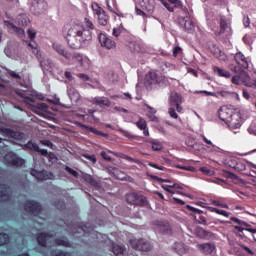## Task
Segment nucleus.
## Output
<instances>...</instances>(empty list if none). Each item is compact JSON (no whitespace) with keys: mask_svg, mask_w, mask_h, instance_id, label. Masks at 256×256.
Segmentation results:
<instances>
[{"mask_svg":"<svg viewBox=\"0 0 256 256\" xmlns=\"http://www.w3.org/2000/svg\"><path fill=\"white\" fill-rule=\"evenodd\" d=\"M63 35L70 49H81L82 47H87L93 39L91 31L85 30V28L79 24L72 26L66 24L63 29Z\"/></svg>","mask_w":256,"mask_h":256,"instance_id":"1","label":"nucleus"},{"mask_svg":"<svg viewBox=\"0 0 256 256\" xmlns=\"http://www.w3.org/2000/svg\"><path fill=\"white\" fill-rule=\"evenodd\" d=\"M19 97L23 99V103L28 105L31 111H47L49 109V105L46 103H37L35 102V97L28 95L27 92H18Z\"/></svg>","mask_w":256,"mask_h":256,"instance_id":"2","label":"nucleus"},{"mask_svg":"<svg viewBox=\"0 0 256 256\" xmlns=\"http://www.w3.org/2000/svg\"><path fill=\"white\" fill-rule=\"evenodd\" d=\"M163 81L165 77L157 70H150L145 76V85H158L159 87L163 86Z\"/></svg>","mask_w":256,"mask_h":256,"instance_id":"3","label":"nucleus"},{"mask_svg":"<svg viewBox=\"0 0 256 256\" xmlns=\"http://www.w3.org/2000/svg\"><path fill=\"white\" fill-rule=\"evenodd\" d=\"M91 9L99 25H103V26L107 25V23L109 22V15H107L105 10L101 6H99L97 2H93L91 4Z\"/></svg>","mask_w":256,"mask_h":256,"instance_id":"4","label":"nucleus"},{"mask_svg":"<svg viewBox=\"0 0 256 256\" xmlns=\"http://www.w3.org/2000/svg\"><path fill=\"white\" fill-rule=\"evenodd\" d=\"M237 235L242 239H248L249 241L253 239L256 242V228L247 222L242 227H238Z\"/></svg>","mask_w":256,"mask_h":256,"instance_id":"5","label":"nucleus"},{"mask_svg":"<svg viewBox=\"0 0 256 256\" xmlns=\"http://www.w3.org/2000/svg\"><path fill=\"white\" fill-rule=\"evenodd\" d=\"M126 201L129 205H136L137 207H147V197L142 194L131 192L126 194Z\"/></svg>","mask_w":256,"mask_h":256,"instance_id":"6","label":"nucleus"},{"mask_svg":"<svg viewBox=\"0 0 256 256\" xmlns=\"http://www.w3.org/2000/svg\"><path fill=\"white\" fill-rule=\"evenodd\" d=\"M3 160L8 167H23L25 165V159L19 157L15 152H8Z\"/></svg>","mask_w":256,"mask_h":256,"instance_id":"7","label":"nucleus"},{"mask_svg":"<svg viewBox=\"0 0 256 256\" xmlns=\"http://www.w3.org/2000/svg\"><path fill=\"white\" fill-rule=\"evenodd\" d=\"M24 211L30 213V215H34V217H39L43 213V207L35 200H26L24 202Z\"/></svg>","mask_w":256,"mask_h":256,"instance_id":"8","label":"nucleus"},{"mask_svg":"<svg viewBox=\"0 0 256 256\" xmlns=\"http://www.w3.org/2000/svg\"><path fill=\"white\" fill-rule=\"evenodd\" d=\"M129 243L132 248L135 249V251H151V243L149 241L141 238H133L129 240Z\"/></svg>","mask_w":256,"mask_h":256,"instance_id":"9","label":"nucleus"},{"mask_svg":"<svg viewBox=\"0 0 256 256\" xmlns=\"http://www.w3.org/2000/svg\"><path fill=\"white\" fill-rule=\"evenodd\" d=\"M230 129H239L243 125V118L241 112H232V115L226 122Z\"/></svg>","mask_w":256,"mask_h":256,"instance_id":"10","label":"nucleus"},{"mask_svg":"<svg viewBox=\"0 0 256 256\" xmlns=\"http://www.w3.org/2000/svg\"><path fill=\"white\" fill-rule=\"evenodd\" d=\"M183 96L177 92H171L170 94V107H175L177 113H183Z\"/></svg>","mask_w":256,"mask_h":256,"instance_id":"11","label":"nucleus"},{"mask_svg":"<svg viewBox=\"0 0 256 256\" xmlns=\"http://www.w3.org/2000/svg\"><path fill=\"white\" fill-rule=\"evenodd\" d=\"M153 225L158 233H166L167 235H171L172 233L171 224L167 221L155 220Z\"/></svg>","mask_w":256,"mask_h":256,"instance_id":"12","label":"nucleus"},{"mask_svg":"<svg viewBox=\"0 0 256 256\" xmlns=\"http://www.w3.org/2000/svg\"><path fill=\"white\" fill-rule=\"evenodd\" d=\"M178 24L181 27H183L184 31H187V33H191V31L195 29V24L193 23V20H191L189 16H186V17L179 16Z\"/></svg>","mask_w":256,"mask_h":256,"instance_id":"13","label":"nucleus"},{"mask_svg":"<svg viewBox=\"0 0 256 256\" xmlns=\"http://www.w3.org/2000/svg\"><path fill=\"white\" fill-rule=\"evenodd\" d=\"M31 175L33 177H36L38 181H47L49 179H53L55 175H53L52 172H49L47 170L37 171L35 169L31 170Z\"/></svg>","mask_w":256,"mask_h":256,"instance_id":"14","label":"nucleus"},{"mask_svg":"<svg viewBox=\"0 0 256 256\" xmlns=\"http://www.w3.org/2000/svg\"><path fill=\"white\" fill-rule=\"evenodd\" d=\"M0 133L6 135V137H11V139H16L17 141L23 139V133L17 132L11 128L0 127Z\"/></svg>","mask_w":256,"mask_h":256,"instance_id":"15","label":"nucleus"},{"mask_svg":"<svg viewBox=\"0 0 256 256\" xmlns=\"http://www.w3.org/2000/svg\"><path fill=\"white\" fill-rule=\"evenodd\" d=\"M233 113V109L229 108L228 106H222L218 110V117L221 121L227 123Z\"/></svg>","mask_w":256,"mask_h":256,"instance_id":"16","label":"nucleus"},{"mask_svg":"<svg viewBox=\"0 0 256 256\" xmlns=\"http://www.w3.org/2000/svg\"><path fill=\"white\" fill-rule=\"evenodd\" d=\"M98 40L101 46L105 47L106 49H114L116 45L115 41L107 37L105 34H100Z\"/></svg>","mask_w":256,"mask_h":256,"instance_id":"17","label":"nucleus"},{"mask_svg":"<svg viewBox=\"0 0 256 256\" xmlns=\"http://www.w3.org/2000/svg\"><path fill=\"white\" fill-rule=\"evenodd\" d=\"M234 61H236L237 65L242 67V69H249V60H247L245 54L237 52L234 56Z\"/></svg>","mask_w":256,"mask_h":256,"instance_id":"18","label":"nucleus"},{"mask_svg":"<svg viewBox=\"0 0 256 256\" xmlns=\"http://www.w3.org/2000/svg\"><path fill=\"white\" fill-rule=\"evenodd\" d=\"M53 234L49 232H40L36 236V241L40 247H47V239H51Z\"/></svg>","mask_w":256,"mask_h":256,"instance_id":"19","label":"nucleus"},{"mask_svg":"<svg viewBox=\"0 0 256 256\" xmlns=\"http://www.w3.org/2000/svg\"><path fill=\"white\" fill-rule=\"evenodd\" d=\"M197 249L203 253V255H211L215 251V244L213 243H203L198 244Z\"/></svg>","mask_w":256,"mask_h":256,"instance_id":"20","label":"nucleus"},{"mask_svg":"<svg viewBox=\"0 0 256 256\" xmlns=\"http://www.w3.org/2000/svg\"><path fill=\"white\" fill-rule=\"evenodd\" d=\"M93 105H98V107H109L111 105V100L104 96H97L92 99Z\"/></svg>","mask_w":256,"mask_h":256,"instance_id":"21","label":"nucleus"},{"mask_svg":"<svg viewBox=\"0 0 256 256\" xmlns=\"http://www.w3.org/2000/svg\"><path fill=\"white\" fill-rule=\"evenodd\" d=\"M76 125L77 127H81L82 129H87V131L93 133L94 135H99L100 137H109V134L99 131L94 127H89L81 122H76Z\"/></svg>","mask_w":256,"mask_h":256,"instance_id":"22","label":"nucleus"},{"mask_svg":"<svg viewBox=\"0 0 256 256\" xmlns=\"http://www.w3.org/2000/svg\"><path fill=\"white\" fill-rule=\"evenodd\" d=\"M52 47H53L54 51H56V53H58V55L65 57V59H71V54L69 52L65 51V48L63 47V45H61L59 43H53Z\"/></svg>","mask_w":256,"mask_h":256,"instance_id":"23","label":"nucleus"},{"mask_svg":"<svg viewBox=\"0 0 256 256\" xmlns=\"http://www.w3.org/2000/svg\"><path fill=\"white\" fill-rule=\"evenodd\" d=\"M135 125L140 131H143L145 137H149V128L147 127V121L144 118H139V120L135 122Z\"/></svg>","mask_w":256,"mask_h":256,"instance_id":"24","label":"nucleus"},{"mask_svg":"<svg viewBox=\"0 0 256 256\" xmlns=\"http://www.w3.org/2000/svg\"><path fill=\"white\" fill-rule=\"evenodd\" d=\"M4 25H6V27H9L10 29H13L18 37H25V30L23 28L15 26L13 22L5 20Z\"/></svg>","mask_w":256,"mask_h":256,"instance_id":"25","label":"nucleus"},{"mask_svg":"<svg viewBox=\"0 0 256 256\" xmlns=\"http://www.w3.org/2000/svg\"><path fill=\"white\" fill-rule=\"evenodd\" d=\"M213 71H214L215 75H217L218 77H224L225 79H231V72H229L223 68L214 66Z\"/></svg>","mask_w":256,"mask_h":256,"instance_id":"26","label":"nucleus"},{"mask_svg":"<svg viewBox=\"0 0 256 256\" xmlns=\"http://www.w3.org/2000/svg\"><path fill=\"white\" fill-rule=\"evenodd\" d=\"M8 191L9 186L7 184H0V199L9 201V199H11V195H9Z\"/></svg>","mask_w":256,"mask_h":256,"instance_id":"27","label":"nucleus"},{"mask_svg":"<svg viewBox=\"0 0 256 256\" xmlns=\"http://www.w3.org/2000/svg\"><path fill=\"white\" fill-rule=\"evenodd\" d=\"M68 95L73 103H79V101H81V94H79V91L75 88H70L68 90Z\"/></svg>","mask_w":256,"mask_h":256,"instance_id":"28","label":"nucleus"},{"mask_svg":"<svg viewBox=\"0 0 256 256\" xmlns=\"http://www.w3.org/2000/svg\"><path fill=\"white\" fill-rule=\"evenodd\" d=\"M173 249L178 255H185L187 253V247L183 242L175 243Z\"/></svg>","mask_w":256,"mask_h":256,"instance_id":"29","label":"nucleus"},{"mask_svg":"<svg viewBox=\"0 0 256 256\" xmlns=\"http://www.w3.org/2000/svg\"><path fill=\"white\" fill-rule=\"evenodd\" d=\"M196 235L201 239H211V237H213V233L211 231H207L203 228H198Z\"/></svg>","mask_w":256,"mask_h":256,"instance_id":"30","label":"nucleus"},{"mask_svg":"<svg viewBox=\"0 0 256 256\" xmlns=\"http://www.w3.org/2000/svg\"><path fill=\"white\" fill-rule=\"evenodd\" d=\"M68 60L78 63V65H83V55L79 53L70 54V59Z\"/></svg>","mask_w":256,"mask_h":256,"instance_id":"31","label":"nucleus"},{"mask_svg":"<svg viewBox=\"0 0 256 256\" xmlns=\"http://www.w3.org/2000/svg\"><path fill=\"white\" fill-rule=\"evenodd\" d=\"M112 3H113V7L111 6V4H109V1H107L108 11H110V13H114L115 15H119L118 14L119 6L117 5V0H112Z\"/></svg>","mask_w":256,"mask_h":256,"instance_id":"32","label":"nucleus"},{"mask_svg":"<svg viewBox=\"0 0 256 256\" xmlns=\"http://www.w3.org/2000/svg\"><path fill=\"white\" fill-rule=\"evenodd\" d=\"M11 241V238L9 237V234L5 232L0 233V247H3L4 245H7Z\"/></svg>","mask_w":256,"mask_h":256,"instance_id":"33","label":"nucleus"},{"mask_svg":"<svg viewBox=\"0 0 256 256\" xmlns=\"http://www.w3.org/2000/svg\"><path fill=\"white\" fill-rule=\"evenodd\" d=\"M128 47L132 53H139L141 51V45L136 41L129 42Z\"/></svg>","mask_w":256,"mask_h":256,"instance_id":"34","label":"nucleus"},{"mask_svg":"<svg viewBox=\"0 0 256 256\" xmlns=\"http://www.w3.org/2000/svg\"><path fill=\"white\" fill-rule=\"evenodd\" d=\"M228 28L229 24L227 23V20H225V18L222 17L220 19V31L218 35H223V33H225V31H227Z\"/></svg>","mask_w":256,"mask_h":256,"instance_id":"35","label":"nucleus"},{"mask_svg":"<svg viewBox=\"0 0 256 256\" xmlns=\"http://www.w3.org/2000/svg\"><path fill=\"white\" fill-rule=\"evenodd\" d=\"M54 244L58 245L60 247H71V243H69V241L61 239V238H56L54 240Z\"/></svg>","mask_w":256,"mask_h":256,"instance_id":"36","label":"nucleus"},{"mask_svg":"<svg viewBox=\"0 0 256 256\" xmlns=\"http://www.w3.org/2000/svg\"><path fill=\"white\" fill-rule=\"evenodd\" d=\"M24 149H29V151H39V146L37 143L33 141H29L27 144L24 145Z\"/></svg>","mask_w":256,"mask_h":256,"instance_id":"37","label":"nucleus"},{"mask_svg":"<svg viewBox=\"0 0 256 256\" xmlns=\"http://www.w3.org/2000/svg\"><path fill=\"white\" fill-rule=\"evenodd\" d=\"M112 251H113L114 255H123V253H125V248H123L122 246H119L117 244H113Z\"/></svg>","mask_w":256,"mask_h":256,"instance_id":"38","label":"nucleus"},{"mask_svg":"<svg viewBox=\"0 0 256 256\" xmlns=\"http://www.w3.org/2000/svg\"><path fill=\"white\" fill-rule=\"evenodd\" d=\"M199 171H201L203 175H208L209 177L215 175V170H212L209 167H200Z\"/></svg>","mask_w":256,"mask_h":256,"instance_id":"39","label":"nucleus"},{"mask_svg":"<svg viewBox=\"0 0 256 256\" xmlns=\"http://www.w3.org/2000/svg\"><path fill=\"white\" fill-rule=\"evenodd\" d=\"M230 221H233V223H237V224H238V225L234 226V229H235L236 231H239V228H238V227H243V225H244V223H245V221H243V220H241V219H239V218H237V217H231V218H230Z\"/></svg>","mask_w":256,"mask_h":256,"instance_id":"40","label":"nucleus"},{"mask_svg":"<svg viewBox=\"0 0 256 256\" xmlns=\"http://www.w3.org/2000/svg\"><path fill=\"white\" fill-rule=\"evenodd\" d=\"M212 205H215V207H221L222 209H229V205L221 200H213Z\"/></svg>","mask_w":256,"mask_h":256,"instance_id":"41","label":"nucleus"},{"mask_svg":"<svg viewBox=\"0 0 256 256\" xmlns=\"http://www.w3.org/2000/svg\"><path fill=\"white\" fill-rule=\"evenodd\" d=\"M150 143L152 145L153 151H161L163 149V144L159 141L154 140Z\"/></svg>","mask_w":256,"mask_h":256,"instance_id":"42","label":"nucleus"},{"mask_svg":"<svg viewBox=\"0 0 256 256\" xmlns=\"http://www.w3.org/2000/svg\"><path fill=\"white\" fill-rule=\"evenodd\" d=\"M77 117H80L83 121L91 123L95 119V116H90L89 114H77Z\"/></svg>","mask_w":256,"mask_h":256,"instance_id":"43","label":"nucleus"},{"mask_svg":"<svg viewBox=\"0 0 256 256\" xmlns=\"http://www.w3.org/2000/svg\"><path fill=\"white\" fill-rule=\"evenodd\" d=\"M82 157H84V159H87L88 161H90V163H92V165H95V163H97V157L95 156V154H83Z\"/></svg>","mask_w":256,"mask_h":256,"instance_id":"44","label":"nucleus"},{"mask_svg":"<svg viewBox=\"0 0 256 256\" xmlns=\"http://www.w3.org/2000/svg\"><path fill=\"white\" fill-rule=\"evenodd\" d=\"M245 169H247V166L245 165V163L241 162L238 160V162L236 163V167L234 168L235 171H245Z\"/></svg>","mask_w":256,"mask_h":256,"instance_id":"45","label":"nucleus"},{"mask_svg":"<svg viewBox=\"0 0 256 256\" xmlns=\"http://www.w3.org/2000/svg\"><path fill=\"white\" fill-rule=\"evenodd\" d=\"M168 113L172 119H179V115L177 114V111H175V107H170L168 110Z\"/></svg>","mask_w":256,"mask_h":256,"instance_id":"46","label":"nucleus"},{"mask_svg":"<svg viewBox=\"0 0 256 256\" xmlns=\"http://www.w3.org/2000/svg\"><path fill=\"white\" fill-rule=\"evenodd\" d=\"M84 25L87 27V29H95V25L89 18H84Z\"/></svg>","mask_w":256,"mask_h":256,"instance_id":"47","label":"nucleus"},{"mask_svg":"<svg viewBox=\"0 0 256 256\" xmlns=\"http://www.w3.org/2000/svg\"><path fill=\"white\" fill-rule=\"evenodd\" d=\"M135 13H136V15L143 17V19H147V17H149L143 10H141V8H139L137 6L135 7Z\"/></svg>","mask_w":256,"mask_h":256,"instance_id":"48","label":"nucleus"},{"mask_svg":"<svg viewBox=\"0 0 256 256\" xmlns=\"http://www.w3.org/2000/svg\"><path fill=\"white\" fill-rule=\"evenodd\" d=\"M186 209H188V211H192V213H197V215H203L202 210H199L191 205H186Z\"/></svg>","mask_w":256,"mask_h":256,"instance_id":"49","label":"nucleus"},{"mask_svg":"<svg viewBox=\"0 0 256 256\" xmlns=\"http://www.w3.org/2000/svg\"><path fill=\"white\" fill-rule=\"evenodd\" d=\"M28 46L31 47V49L33 50L34 55H36V57H41V52L39 51V49H37L36 45H33L32 43H28Z\"/></svg>","mask_w":256,"mask_h":256,"instance_id":"50","label":"nucleus"},{"mask_svg":"<svg viewBox=\"0 0 256 256\" xmlns=\"http://www.w3.org/2000/svg\"><path fill=\"white\" fill-rule=\"evenodd\" d=\"M124 159H126V161H129V163H136L137 165H139L141 163V161L139 159H135L128 155H125Z\"/></svg>","mask_w":256,"mask_h":256,"instance_id":"51","label":"nucleus"},{"mask_svg":"<svg viewBox=\"0 0 256 256\" xmlns=\"http://www.w3.org/2000/svg\"><path fill=\"white\" fill-rule=\"evenodd\" d=\"M239 160H237V159H230V160H228V162H227V165H228V167H230L231 169H235V167H237V162H238Z\"/></svg>","mask_w":256,"mask_h":256,"instance_id":"52","label":"nucleus"},{"mask_svg":"<svg viewBox=\"0 0 256 256\" xmlns=\"http://www.w3.org/2000/svg\"><path fill=\"white\" fill-rule=\"evenodd\" d=\"M65 170L67 171V173H70V175H73V177H79V172L73 170L71 167L66 166Z\"/></svg>","mask_w":256,"mask_h":256,"instance_id":"53","label":"nucleus"},{"mask_svg":"<svg viewBox=\"0 0 256 256\" xmlns=\"http://www.w3.org/2000/svg\"><path fill=\"white\" fill-rule=\"evenodd\" d=\"M199 225H207V218L201 214H198Z\"/></svg>","mask_w":256,"mask_h":256,"instance_id":"54","label":"nucleus"},{"mask_svg":"<svg viewBox=\"0 0 256 256\" xmlns=\"http://www.w3.org/2000/svg\"><path fill=\"white\" fill-rule=\"evenodd\" d=\"M41 145H44V147H49V149H53V142L50 140H41Z\"/></svg>","mask_w":256,"mask_h":256,"instance_id":"55","label":"nucleus"},{"mask_svg":"<svg viewBox=\"0 0 256 256\" xmlns=\"http://www.w3.org/2000/svg\"><path fill=\"white\" fill-rule=\"evenodd\" d=\"M240 247H241V249L246 251V253H248V255H255V252H253V250H251V248L245 246V244H240Z\"/></svg>","mask_w":256,"mask_h":256,"instance_id":"56","label":"nucleus"},{"mask_svg":"<svg viewBox=\"0 0 256 256\" xmlns=\"http://www.w3.org/2000/svg\"><path fill=\"white\" fill-rule=\"evenodd\" d=\"M121 33H123V27L120 26L118 28L113 29L114 37H119V35H121Z\"/></svg>","mask_w":256,"mask_h":256,"instance_id":"57","label":"nucleus"},{"mask_svg":"<svg viewBox=\"0 0 256 256\" xmlns=\"http://www.w3.org/2000/svg\"><path fill=\"white\" fill-rule=\"evenodd\" d=\"M85 181H87L88 183H90V185H95V178L91 175H86L84 177Z\"/></svg>","mask_w":256,"mask_h":256,"instance_id":"58","label":"nucleus"},{"mask_svg":"<svg viewBox=\"0 0 256 256\" xmlns=\"http://www.w3.org/2000/svg\"><path fill=\"white\" fill-rule=\"evenodd\" d=\"M101 157L102 159H105V161H113V158L107 154V152L102 151L101 152Z\"/></svg>","mask_w":256,"mask_h":256,"instance_id":"59","label":"nucleus"},{"mask_svg":"<svg viewBox=\"0 0 256 256\" xmlns=\"http://www.w3.org/2000/svg\"><path fill=\"white\" fill-rule=\"evenodd\" d=\"M8 75L13 79H21V75L17 74L15 71L9 70Z\"/></svg>","mask_w":256,"mask_h":256,"instance_id":"60","label":"nucleus"},{"mask_svg":"<svg viewBox=\"0 0 256 256\" xmlns=\"http://www.w3.org/2000/svg\"><path fill=\"white\" fill-rule=\"evenodd\" d=\"M18 23L22 27H27V23H29V20L27 18H19Z\"/></svg>","mask_w":256,"mask_h":256,"instance_id":"61","label":"nucleus"},{"mask_svg":"<svg viewBox=\"0 0 256 256\" xmlns=\"http://www.w3.org/2000/svg\"><path fill=\"white\" fill-rule=\"evenodd\" d=\"M28 36L31 39V41H33L37 37V32L31 29H28Z\"/></svg>","mask_w":256,"mask_h":256,"instance_id":"62","label":"nucleus"},{"mask_svg":"<svg viewBox=\"0 0 256 256\" xmlns=\"http://www.w3.org/2000/svg\"><path fill=\"white\" fill-rule=\"evenodd\" d=\"M77 77L79 78V79H81L82 81H89V75H87V74H83V73H79V74H77Z\"/></svg>","mask_w":256,"mask_h":256,"instance_id":"63","label":"nucleus"},{"mask_svg":"<svg viewBox=\"0 0 256 256\" xmlns=\"http://www.w3.org/2000/svg\"><path fill=\"white\" fill-rule=\"evenodd\" d=\"M216 213H217V215H222L223 217H229V215H231V213H229L225 210H220V209H218Z\"/></svg>","mask_w":256,"mask_h":256,"instance_id":"64","label":"nucleus"}]
</instances>
